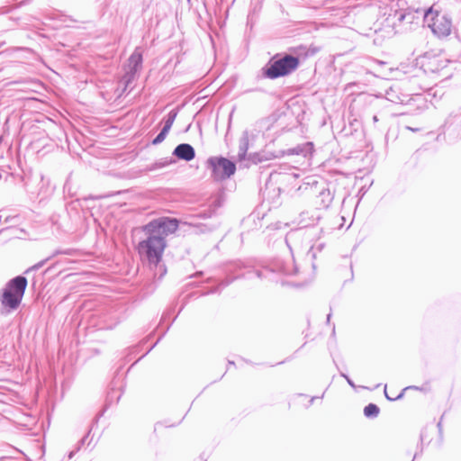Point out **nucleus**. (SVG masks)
Instances as JSON below:
<instances>
[{
  "label": "nucleus",
  "instance_id": "obj_1",
  "mask_svg": "<svg viewBox=\"0 0 461 461\" xmlns=\"http://www.w3.org/2000/svg\"><path fill=\"white\" fill-rule=\"evenodd\" d=\"M177 226V221L169 218H159L145 225L142 230L145 237L137 245L140 259L157 266L167 247L166 237L174 233Z\"/></svg>",
  "mask_w": 461,
  "mask_h": 461
},
{
  "label": "nucleus",
  "instance_id": "obj_2",
  "mask_svg": "<svg viewBox=\"0 0 461 461\" xmlns=\"http://www.w3.org/2000/svg\"><path fill=\"white\" fill-rule=\"evenodd\" d=\"M26 286L27 280L23 276H17L6 284L0 295L2 313H10L19 307Z\"/></svg>",
  "mask_w": 461,
  "mask_h": 461
},
{
  "label": "nucleus",
  "instance_id": "obj_3",
  "mask_svg": "<svg viewBox=\"0 0 461 461\" xmlns=\"http://www.w3.org/2000/svg\"><path fill=\"white\" fill-rule=\"evenodd\" d=\"M424 23L438 38H446L452 32V21L449 15L437 10L434 6L428 9L424 14Z\"/></svg>",
  "mask_w": 461,
  "mask_h": 461
},
{
  "label": "nucleus",
  "instance_id": "obj_4",
  "mask_svg": "<svg viewBox=\"0 0 461 461\" xmlns=\"http://www.w3.org/2000/svg\"><path fill=\"white\" fill-rule=\"evenodd\" d=\"M298 66V59L292 56L274 61L266 69V75L270 78L285 76L294 70Z\"/></svg>",
  "mask_w": 461,
  "mask_h": 461
},
{
  "label": "nucleus",
  "instance_id": "obj_5",
  "mask_svg": "<svg viewBox=\"0 0 461 461\" xmlns=\"http://www.w3.org/2000/svg\"><path fill=\"white\" fill-rule=\"evenodd\" d=\"M209 163L212 167L213 174L217 178L229 177L236 170L235 164L224 158H211Z\"/></svg>",
  "mask_w": 461,
  "mask_h": 461
},
{
  "label": "nucleus",
  "instance_id": "obj_6",
  "mask_svg": "<svg viewBox=\"0 0 461 461\" xmlns=\"http://www.w3.org/2000/svg\"><path fill=\"white\" fill-rule=\"evenodd\" d=\"M173 155L178 159L188 162L194 158L195 151L190 144L182 143L175 148Z\"/></svg>",
  "mask_w": 461,
  "mask_h": 461
},
{
  "label": "nucleus",
  "instance_id": "obj_7",
  "mask_svg": "<svg viewBox=\"0 0 461 461\" xmlns=\"http://www.w3.org/2000/svg\"><path fill=\"white\" fill-rule=\"evenodd\" d=\"M141 61H142L141 54L137 50L134 51L131 55L130 59H129V62H128V66H129L131 72H136L138 70L139 67L140 66Z\"/></svg>",
  "mask_w": 461,
  "mask_h": 461
},
{
  "label": "nucleus",
  "instance_id": "obj_8",
  "mask_svg": "<svg viewBox=\"0 0 461 461\" xmlns=\"http://www.w3.org/2000/svg\"><path fill=\"white\" fill-rule=\"evenodd\" d=\"M176 117V113L175 112H170V113L167 116V119L165 121L164 126L160 131L161 133L165 134L166 136L167 135L175 122Z\"/></svg>",
  "mask_w": 461,
  "mask_h": 461
},
{
  "label": "nucleus",
  "instance_id": "obj_9",
  "mask_svg": "<svg viewBox=\"0 0 461 461\" xmlns=\"http://www.w3.org/2000/svg\"><path fill=\"white\" fill-rule=\"evenodd\" d=\"M176 117V113L175 112H170V113L167 116V119L165 121L164 126L160 131L161 133L165 134L166 136L167 135L175 122Z\"/></svg>",
  "mask_w": 461,
  "mask_h": 461
},
{
  "label": "nucleus",
  "instance_id": "obj_10",
  "mask_svg": "<svg viewBox=\"0 0 461 461\" xmlns=\"http://www.w3.org/2000/svg\"><path fill=\"white\" fill-rule=\"evenodd\" d=\"M312 152V143L308 142L303 144L302 147H297L293 149V153L295 154H303V156H307V154H311Z\"/></svg>",
  "mask_w": 461,
  "mask_h": 461
},
{
  "label": "nucleus",
  "instance_id": "obj_11",
  "mask_svg": "<svg viewBox=\"0 0 461 461\" xmlns=\"http://www.w3.org/2000/svg\"><path fill=\"white\" fill-rule=\"evenodd\" d=\"M379 413V408L373 403H369L367 406L364 409V414L366 417L371 418V417H376Z\"/></svg>",
  "mask_w": 461,
  "mask_h": 461
},
{
  "label": "nucleus",
  "instance_id": "obj_12",
  "mask_svg": "<svg viewBox=\"0 0 461 461\" xmlns=\"http://www.w3.org/2000/svg\"><path fill=\"white\" fill-rule=\"evenodd\" d=\"M166 135L159 132V134L153 140V144L157 145V144H159L161 143L165 139H166Z\"/></svg>",
  "mask_w": 461,
  "mask_h": 461
},
{
  "label": "nucleus",
  "instance_id": "obj_13",
  "mask_svg": "<svg viewBox=\"0 0 461 461\" xmlns=\"http://www.w3.org/2000/svg\"><path fill=\"white\" fill-rule=\"evenodd\" d=\"M384 394L386 396V398L390 401H394V400H397V399H400L402 396V393H401L400 394H398L397 396H390L388 393H387V391H386V385L384 386Z\"/></svg>",
  "mask_w": 461,
  "mask_h": 461
},
{
  "label": "nucleus",
  "instance_id": "obj_14",
  "mask_svg": "<svg viewBox=\"0 0 461 461\" xmlns=\"http://www.w3.org/2000/svg\"><path fill=\"white\" fill-rule=\"evenodd\" d=\"M342 376L347 380V382L348 383V384L350 386L355 387L354 383L352 382V380L347 375L343 374Z\"/></svg>",
  "mask_w": 461,
  "mask_h": 461
},
{
  "label": "nucleus",
  "instance_id": "obj_15",
  "mask_svg": "<svg viewBox=\"0 0 461 461\" xmlns=\"http://www.w3.org/2000/svg\"><path fill=\"white\" fill-rule=\"evenodd\" d=\"M374 122H377V117L374 116Z\"/></svg>",
  "mask_w": 461,
  "mask_h": 461
}]
</instances>
